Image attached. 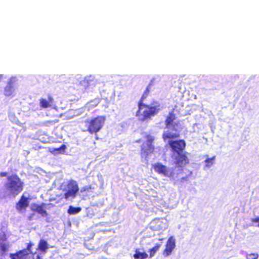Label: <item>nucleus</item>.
<instances>
[{
    "mask_svg": "<svg viewBox=\"0 0 259 259\" xmlns=\"http://www.w3.org/2000/svg\"><path fill=\"white\" fill-rule=\"evenodd\" d=\"M3 78V75H0V80Z\"/></svg>",
    "mask_w": 259,
    "mask_h": 259,
    "instance_id": "c756f323",
    "label": "nucleus"
},
{
    "mask_svg": "<svg viewBox=\"0 0 259 259\" xmlns=\"http://www.w3.org/2000/svg\"><path fill=\"white\" fill-rule=\"evenodd\" d=\"M176 247V239L174 236H170L167 240L165 248L163 252V255L165 257L169 256Z\"/></svg>",
    "mask_w": 259,
    "mask_h": 259,
    "instance_id": "9d476101",
    "label": "nucleus"
},
{
    "mask_svg": "<svg viewBox=\"0 0 259 259\" xmlns=\"http://www.w3.org/2000/svg\"><path fill=\"white\" fill-rule=\"evenodd\" d=\"M145 242H146V239H143L142 240V243L144 244Z\"/></svg>",
    "mask_w": 259,
    "mask_h": 259,
    "instance_id": "c85d7f7f",
    "label": "nucleus"
},
{
    "mask_svg": "<svg viewBox=\"0 0 259 259\" xmlns=\"http://www.w3.org/2000/svg\"><path fill=\"white\" fill-rule=\"evenodd\" d=\"M33 244L30 243L28 244L27 248L20 250L15 254L11 253L10 256L11 259H26L27 256L30 253H33L31 248Z\"/></svg>",
    "mask_w": 259,
    "mask_h": 259,
    "instance_id": "6e6552de",
    "label": "nucleus"
},
{
    "mask_svg": "<svg viewBox=\"0 0 259 259\" xmlns=\"http://www.w3.org/2000/svg\"><path fill=\"white\" fill-rule=\"evenodd\" d=\"M168 144L174 154L182 152L186 147V143L184 140L169 141Z\"/></svg>",
    "mask_w": 259,
    "mask_h": 259,
    "instance_id": "0eeeda50",
    "label": "nucleus"
},
{
    "mask_svg": "<svg viewBox=\"0 0 259 259\" xmlns=\"http://www.w3.org/2000/svg\"><path fill=\"white\" fill-rule=\"evenodd\" d=\"M62 189L64 193V198L66 199L75 198L79 192L78 183L72 179L69 180L65 185H63Z\"/></svg>",
    "mask_w": 259,
    "mask_h": 259,
    "instance_id": "39448f33",
    "label": "nucleus"
},
{
    "mask_svg": "<svg viewBox=\"0 0 259 259\" xmlns=\"http://www.w3.org/2000/svg\"><path fill=\"white\" fill-rule=\"evenodd\" d=\"M154 171L158 174L163 175L164 176H168V169L167 167L161 163L157 162L152 165Z\"/></svg>",
    "mask_w": 259,
    "mask_h": 259,
    "instance_id": "4468645a",
    "label": "nucleus"
},
{
    "mask_svg": "<svg viewBox=\"0 0 259 259\" xmlns=\"http://www.w3.org/2000/svg\"><path fill=\"white\" fill-rule=\"evenodd\" d=\"M66 149V146L64 144L62 145L60 147L55 148H49V151L54 154L63 153Z\"/></svg>",
    "mask_w": 259,
    "mask_h": 259,
    "instance_id": "a211bd4d",
    "label": "nucleus"
},
{
    "mask_svg": "<svg viewBox=\"0 0 259 259\" xmlns=\"http://www.w3.org/2000/svg\"><path fill=\"white\" fill-rule=\"evenodd\" d=\"M152 85L151 82L146 88L138 103V109L136 112V116L140 121L150 120L152 117L157 115L162 109V107L158 101H153L150 105L144 103V100L148 96Z\"/></svg>",
    "mask_w": 259,
    "mask_h": 259,
    "instance_id": "f257e3e1",
    "label": "nucleus"
},
{
    "mask_svg": "<svg viewBox=\"0 0 259 259\" xmlns=\"http://www.w3.org/2000/svg\"><path fill=\"white\" fill-rule=\"evenodd\" d=\"M11 247L9 241L7 240L6 234L4 232L0 233V254L3 255L9 251Z\"/></svg>",
    "mask_w": 259,
    "mask_h": 259,
    "instance_id": "1a4fd4ad",
    "label": "nucleus"
},
{
    "mask_svg": "<svg viewBox=\"0 0 259 259\" xmlns=\"http://www.w3.org/2000/svg\"><path fill=\"white\" fill-rule=\"evenodd\" d=\"M14 92V89L12 81H9L4 88V93L6 96H12Z\"/></svg>",
    "mask_w": 259,
    "mask_h": 259,
    "instance_id": "dca6fc26",
    "label": "nucleus"
},
{
    "mask_svg": "<svg viewBox=\"0 0 259 259\" xmlns=\"http://www.w3.org/2000/svg\"><path fill=\"white\" fill-rule=\"evenodd\" d=\"M49 248V244L47 241L44 239H41L38 243V249L44 253L47 252V249Z\"/></svg>",
    "mask_w": 259,
    "mask_h": 259,
    "instance_id": "f3484780",
    "label": "nucleus"
},
{
    "mask_svg": "<svg viewBox=\"0 0 259 259\" xmlns=\"http://www.w3.org/2000/svg\"><path fill=\"white\" fill-rule=\"evenodd\" d=\"M38 214H41L42 217H46L47 215V211H35Z\"/></svg>",
    "mask_w": 259,
    "mask_h": 259,
    "instance_id": "a878e982",
    "label": "nucleus"
},
{
    "mask_svg": "<svg viewBox=\"0 0 259 259\" xmlns=\"http://www.w3.org/2000/svg\"><path fill=\"white\" fill-rule=\"evenodd\" d=\"M251 221L252 223H258V224L257 225V226L258 227H259V216L258 217H256L253 218H251Z\"/></svg>",
    "mask_w": 259,
    "mask_h": 259,
    "instance_id": "b1692460",
    "label": "nucleus"
},
{
    "mask_svg": "<svg viewBox=\"0 0 259 259\" xmlns=\"http://www.w3.org/2000/svg\"><path fill=\"white\" fill-rule=\"evenodd\" d=\"M258 254L257 253H246V259H257L258 257Z\"/></svg>",
    "mask_w": 259,
    "mask_h": 259,
    "instance_id": "5701e85b",
    "label": "nucleus"
},
{
    "mask_svg": "<svg viewBox=\"0 0 259 259\" xmlns=\"http://www.w3.org/2000/svg\"><path fill=\"white\" fill-rule=\"evenodd\" d=\"M161 245V242L157 243L154 246L149 249L148 252L150 253V257H152L155 255L156 252L159 249Z\"/></svg>",
    "mask_w": 259,
    "mask_h": 259,
    "instance_id": "aec40b11",
    "label": "nucleus"
},
{
    "mask_svg": "<svg viewBox=\"0 0 259 259\" xmlns=\"http://www.w3.org/2000/svg\"><path fill=\"white\" fill-rule=\"evenodd\" d=\"M178 156L175 157V163L179 167H182L189 163V159L188 158V153L186 152H181L177 154Z\"/></svg>",
    "mask_w": 259,
    "mask_h": 259,
    "instance_id": "f8f14e48",
    "label": "nucleus"
},
{
    "mask_svg": "<svg viewBox=\"0 0 259 259\" xmlns=\"http://www.w3.org/2000/svg\"><path fill=\"white\" fill-rule=\"evenodd\" d=\"M68 210H76V211H78V210H81V208H79V207L75 208V207H73L70 206H69V208L68 209Z\"/></svg>",
    "mask_w": 259,
    "mask_h": 259,
    "instance_id": "393cba45",
    "label": "nucleus"
},
{
    "mask_svg": "<svg viewBox=\"0 0 259 259\" xmlns=\"http://www.w3.org/2000/svg\"><path fill=\"white\" fill-rule=\"evenodd\" d=\"M94 188L92 185H87L82 187L80 191L79 194L80 196L84 198L91 195L94 192Z\"/></svg>",
    "mask_w": 259,
    "mask_h": 259,
    "instance_id": "2eb2a0df",
    "label": "nucleus"
},
{
    "mask_svg": "<svg viewBox=\"0 0 259 259\" xmlns=\"http://www.w3.org/2000/svg\"><path fill=\"white\" fill-rule=\"evenodd\" d=\"M30 199L24 194L22 195L18 201L16 203V208L17 210H25L29 205Z\"/></svg>",
    "mask_w": 259,
    "mask_h": 259,
    "instance_id": "9b49d317",
    "label": "nucleus"
},
{
    "mask_svg": "<svg viewBox=\"0 0 259 259\" xmlns=\"http://www.w3.org/2000/svg\"><path fill=\"white\" fill-rule=\"evenodd\" d=\"M35 213H33V214H32L29 217V220H33V218L34 217V216L35 215Z\"/></svg>",
    "mask_w": 259,
    "mask_h": 259,
    "instance_id": "bb28decb",
    "label": "nucleus"
},
{
    "mask_svg": "<svg viewBox=\"0 0 259 259\" xmlns=\"http://www.w3.org/2000/svg\"><path fill=\"white\" fill-rule=\"evenodd\" d=\"M79 211H68V212L70 214H75L77 212H78Z\"/></svg>",
    "mask_w": 259,
    "mask_h": 259,
    "instance_id": "cd10ccee",
    "label": "nucleus"
},
{
    "mask_svg": "<svg viewBox=\"0 0 259 259\" xmlns=\"http://www.w3.org/2000/svg\"><path fill=\"white\" fill-rule=\"evenodd\" d=\"M54 103L53 98L49 95L47 98H42L39 99V106L41 109H46L52 107Z\"/></svg>",
    "mask_w": 259,
    "mask_h": 259,
    "instance_id": "ddd939ff",
    "label": "nucleus"
},
{
    "mask_svg": "<svg viewBox=\"0 0 259 259\" xmlns=\"http://www.w3.org/2000/svg\"><path fill=\"white\" fill-rule=\"evenodd\" d=\"M214 158H215V156H213V157H212V158H207V159L205 160V166L206 167L209 168V167H210L211 166H212V164H213V163Z\"/></svg>",
    "mask_w": 259,
    "mask_h": 259,
    "instance_id": "4be33fe9",
    "label": "nucleus"
},
{
    "mask_svg": "<svg viewBox=\"0 0 259 259\" xmlns=\"http://www.w3.org/2000/svg\"><path fill=\"white\" fill-rule=\"evenodd\" d=\"M175 109H172L170 111L167 115L165 117L164 123L166 128L171 129L175 132L173 134L170 133H163L162 134V139L164 141L167 139H177L180 137V133L178 127L180 126V121L175 122L177 119V115L175 113Z\"/></svg>",
    "mask_w": 259,
    "mask_h": 259,
    "instance_id": "7ed1b4c3",
    "label": "nucleus"
},
{
    "mask_svg": "<svg viewBox=\"0 0 259 259\" xmlns=\"http://www.w3.org/2000/svg\"><path fill=\"white\" fill-rule=\"evenodd\" d=\"M146 138L147 139L146 142L142 144L141 151V156L145 158H147L154 151V146L152 145L154 138L150 135H147Z\"/></svg>",
    "mask_w": 259,
    "mask_h": 259,
    "instance_id": "423d86ee",
    "label": "nucleus"
},
{
    "mask_svg": "<svg viewBox=\"0 0 259 259\" xmlns=\"http://www.w3.org/2000/svg\"><path fill=\"white\" fill-rule=\"evenodd\" d=\"M148 255L145 252H141L139 250L136 249L134 257L135 259H145L148 257Z\"/></svg>",
    "mask_w": 259,
    "mask_h": 259,
    "instance_id": "6ab92c4d",
    "label": "nucleus"
},
{
    "mask_svg": "<svg viewBox=\"0 0 259 259\" xmlns=\"http://www.w3.org/2000/svg\"><path fill=\"white\" fill-rule=\"evenodd\" d=\"M106 121V116L99 115L85 120L87 131L91 134H96L103 127Z\"/></svg>",
    "mask_w": 259,
    "mask_h": 259,
    "instance_id": "20e7f679",
    "label": "nucleus"
},
{
    "mask_svg": "<svg viewBox=\"0 0 259 259\" xmlns=\"http://www.w3.org/2000/svg\"><path fill=\"white\" fill-rule=\"evenodd\" d=\"M87 216L89 217V215L88 214ZM90 217L92 218V216H90Z\"/></svg>",
    "mask_w": 259,
    "mask_h": 259,
    "instance_id": "7c9ffc66",
    "label": "nucleus"
},
{
    "mask_svg": "<svg viewBox=\"0 0 259 259\" xmlns=\"http://www.w3.org/2000/svg\"><path fill=\"white\" fill-rule=\"evenodd\" d=\"M45 206L46 204L44 203H42L40 205L33 203L31 205V210H44V209L46 208Z\"/></svg>",
    "mask_w": 259,
    "mask_h": 259,
    "instance_id": "412c9836",
    "label": "nucleus"
},
{
    "mask_svg": "<svg viewBox=\"0 0 259 259\" xmlns=\"http://www.w3.org/2000/svg\"><path fill=\"white\" fill-rule=\"evenodd\" d=\"M0 177H7V182L4 184V186L10 195L15 197L23 191L24 183L17 174L8 176V172H1Z\"/></svg>",
    "mask_w": 259,
    "mask_h": 259,
    "instance_id": "f03ea898",
    "label": "nucleus"
}]
</instances>
